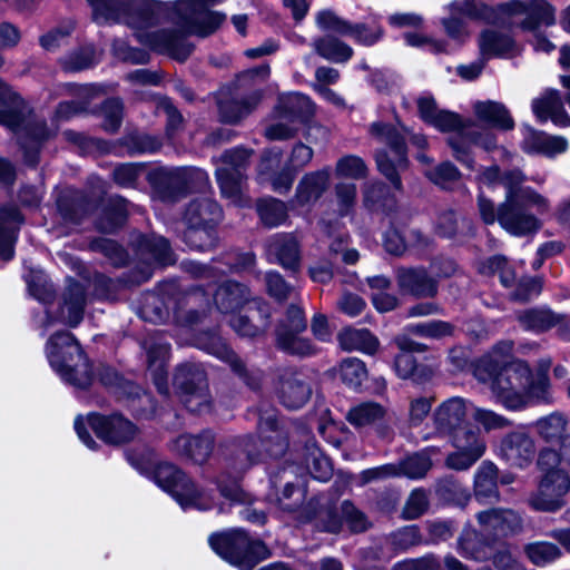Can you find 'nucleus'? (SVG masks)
<instances>
[{"label":"nucleus","mask_w":570,"mask_h":570,"mask_svg":"<svg viewBox=\"0 0 570 570\" xmlns=\"http://www.w3.org/2000/svg\"><path fill=\"white\" fill-rule=\"evenodd\" d=\"M92 8V18L97 23L124 22L135 30L139 42L151 49L167 53L184 61L193 47L180 32L147 30L159 22L163 8L150 0H87Z\"/></svg>","instance_id":"1"},{"label":"nucleus","mask_w":570,"mask_h":570,"mask_svg":"<svg viewBox=\"0 0 570 570\" xmlns=\"http://www.w3.org/2000/svg\"><path fill=\"white\" fill-rule=\"evenodd\" d=\"M525 175L512 169L503 177L505 198L498 207V223L518 237L533 235L542 227L539 216L551 212L549 198L532 187H522Z\"/></svg>","instance_id":"2"},{"label":"nucleus","mask_w":570,"mask_h":570,"mask_svg":"<svg viewBox=\"0 0 570 570\" xmlns=\"http://www.w3.org/2000/svg\"><path fill=\"white\" fill-rule=\"evenodd\" d=\"M548 367L549 363L544 371L534 374L525 362L515 361L480 382L489 386L493 399L503 407L519 411L530 404L553 402Z\"/></svg>","instance_id":"3"},{"label":"nucleus","mask_w":570,"mask_h":570,"mask_svg":"<svg viewBox=\"0 0 570 570\" xmlns=\"http://www.w3.org/2000/svg\"><path fill=\"white\" fill-rule=\"evenodd\" d=\"M220 449L225 470L217 479L220 494L232 502H249L237 481L263 454L256 439L250 435L230 438L220 444Z\"/></svg>","instance_id":"4"},{"label":"nucleus","mask_w":570,"mask_h":570,"mask_svg":"<svg viewBox=\"0 0 570 570\" xmlns=\"http://www.w3.org/2000/svg\"><path fill=\"white\" fill-rule=\"evenodd\" d=\"M48 361L53 371L67 383L85 389L92 379L90 364L75 336L57 332L46 344Z\"/></svg>","instance_id":"5"},{"label":"nucleus","mask_w":570,"mask_h":570,"mask_svg":"<svg viewBox=\"0 0 570 570\" xmlns=\"http://www.w3.org/2000/svg\"><path fill=\"white\" fill-rule=\"evenodd\" d=\"M209 544L218 556L240 570H252L269 557L267 547L261 540L250 539L238 529L210 535Z\"/></svg>","instance_id":"6"},{"label":"nucleus","mask_w":570,"mask_h":570,"mask_svg":"<svg viewBox=\"0 0 570 570\" xmlns=\"http://www.w3.org/2000/svg\"><path fill=\"white\" fill-rule=\"evenodd\" d=\"M88 425L95 434L102 441L111 444H120L134 440L137 434V428L120 414L109 416L91 413L83 416H77L75 420V430L80 441L90 450H95L97 443L86 431Z\"/></svg>","instance_id":"7"},{"label":"nucleus","mask_w":570,"mask_h":570,"mask_svg":"<svg viewBox=\"0 0 570 570\" xmlns=\"http://www.w3.org/2000/svg\"><path fill=\"white\" fill-rule=\"evenodd\" d=\"M403 132L382 122H374L370 127V132L377 140L385 142L390 147L387 150L376 153V164L379 170L392 183L395 189L402 187L399 178V170L406 166L405 138L410 136L406 128H402Z\"/></svg>","instance_id":"8"},{"label":"nucleus","mask_w":570,"mask_h":570,"mask_svg":"<svg viewBox=\"0 0 570 570\" xmlns=\"http://www.w3.org/2000/svg\"><path fill=\"white\" fill-rule=\"evenodd\" d=\"M156 483L169 492L183 509L208 510L214 505L212 495L196 489L194 483L178 468L160 463L155 470Z\"/></svg>","instance_id":"9"},{"label":"nucleus","mask_w":570,"mask_h":570,"mask_svg":"<svg viewBox=\"0 0 570 570\" xmlns=\"http://www.w3.org/2000/svg\"><path fill=\"white\" fill-rule=\"evenodd\" d=\"M174 384L178 389L181 402L187 410L198 414L210 411L212 396L208 391L206 374L199 365H180L175 373Z\"/></svg>","instance_id":"10"},{"label":"nucleus","mask_w":570,"mask_h":570,"mask_svg":"<svg viewBox=\"0 0 570 570\" xmlns=\"http://www.w3.org/2000/svg\"><path fill=\"white\" fill-rule=\"evenodd\" d=\"M252 153L237 147L227 150L222 156V165L216 169V177L223 196L237 206H245L247 200L243 197L242 170L247 166Z\"/></svg>","instance_id":"11"},{"label":"nucleus","mask_w":570,"mask_h":570,"mask_svg":"<svg viewBox=\"0 0 570 570\" xmlns=\"http://www.w3.org/2000/svg\"><path fill=\"white\" fill-rule=\"evenodd\" d=\"M455 449L445 459L446 468L455 471H466L472 468L485 453L487 442L480 432L471 426H465L448 435Z\"/></svg>","instance_id":"12"},{"label":"nucleus","mask_w":570,"mask_h":570,"mask_svg":"<svg viewBox=\"0 0 570 570\" xmlns=\"http://www.w3.org/2000/svg\"><path fill=\"white\" fill-rule=\"evenodd\" d=\"M543 476L538 491L529 499V504L538 511H557L564 504V495L570 490V478L562 469H540Z\"/></svg>","instance_id":"13"},{"label":"nucleus","mask_w":570,"mask_h":570,"mask_svg":"<svg viewBox=\"0 0 570 570\" xmlns=\"http://www.w3.org/2000/svg\"><path fill=\"white\" fill-rule=\"evenodd\" d=\"M483 274H495L500 276L503 286L513 288L512 297L518 301H528L541 292V282L534 277L518 278L514 268L508 264L503 256H493L483 262L480 266Z\"/></svg>","instance_id":"14"},{"label":"nucleus","mask_w":570,"mask_h":570,"mask_svg":"<svg viewBox=\"0 0 570 570\" xmlns=\"http://www.w3.org/2000/svg\"><path fill=\"white\" fill-rule=\"evenodd\" d=\"M178 17L187 24L190 32L206 37L222 24L225 14L210 11L207 2L199 0H179L175 4Z\"/></svg>","instance_id":"15"},{"label":"nucleus","mask_w":570,"mask_h":570,"mask_svg":"<svg viewBox=\"0 0 570 570\" xmlns=\"http://www.w3.org/2000/svg\"><path fill=\"white\" fill-rule=\"evenodd\" d=\"M0 124L18 132L21 140L28 138L32 140V146L30 148L26 146L24 141H21V145L24 149L26 163L30 166H35L38 163L39 141L50 136V130L46 127V124L42 121L24 124L21 115L13 110L0 111Z\"/></svg>","instance_id":"16"},{"label":"nucleus","mask_w":570,"mask_h":570,"mask_svg":"<svg viewBox=\"0 0 570 570\" xmlns=\"http://www.w3.org/2000/svg\"><path fill=\"white\" fill-rule=\"evenodd\" d=\"M472 403L461 396H452L441 402L432 414L433 425L438 434L448 436L464 429Z\"/></svg>","instance_id":"17"},{"label":"nucleus","mask_w":570,"mask_h":570,"mask_svg":"<svg viewBox=\"0 0 570 570\" xmlns=\"http://www.w3.org/2000/svg\"><path fill=\"white\" fill-rule=\"evenodd\" d=\"M511 16H524L520 21L523 30L535 31L540 26H552L556 22V9L547 0H513L507 3Z\"/></svg>","instance_id":"18"},{"label":"nucleus","mask_w":570,"mask_h":570,"mask_svg":"<svg viewBox=\"0 0 570 570\" xmlns=\"http://www.w3.org/2000/svg\"><path fill=\"white\" fill-rule=\"evenodd\" d=\"M471 119H462L458 114L442 110L431 122L441 131H453L454 135L449 137L448 142L453 150V155L469 169H474V160L469 157V148L463 145L464 129L469 127Z\"/></svg>","instance_id":"19"},{"label":"nucleus","mask_w":570,"mask_h":570,"mask_svg":"<svg viewBox=\"0 0 570 570\" xmlns=\"http://www.w3.org/2000/svg\"><path fill=\"white\" fill-rule=\"evenodd\" d=\"M537 453L533 438L524 431H513L500 441L498 455L510 465L524 468L529 465Z\"/></svg>","instance_id":"20"},{"label":"nucleus","mask_w":570,"mask_h":570,"mask_svg":"<svg viewBox=\"0 0 570 570\" xmlns=\"http://www.w3.org/2000/svg\"><path fill=\"white\" fill-rule=\"evenodd\" d=\"M215 445V435L205 430L197 435L181 434L170 442V450L196 464H204L210 458Z\"/></svg>","instance_id":"21"},{"label":"nucleus","mask_w":570,"mask_h":570,"mask_svg":"<svg viewBox=\"0 0 570 570\" xmlns=\"http://www.w3.org/2000/svg\"><path fill=\"white\" fill-rule=\"evenodd\" d=\"M397 345L402 352L395 357L394 370L400 379H412L416 383H423L433 376L434 370L430 366L417 365L415 357L411 354L414 351H423L422 344L407 338H399Z\"/></svg>","instance_id":"22"},{"label":"nucleus","mask_w":570,"mask_h":570,"mask_svg":"<svg viewBox=\"0 0 570 570\" xmlns=\"http://www.w3.org/2000/svg\"><path fill=\"white\" fill-rule=\"evenodd\" d=\"M400 291L414 297H433L438 293L436 281L423 267H400L396 269Z\"/></svg>","instance_id":"23"},{"label":"nucleus","mask_w":570,"mask_h":570,"mask_svg":"<svg viewBox=\"0 0 570 570\" xmlns=\"http://www.w3.org/2000/svg\"><path fill=\"white\" fill-rule=\"evenodd\" d=\"M331 170L323 168L305 174L298 181L294 203L298 206L315 204L330 186Z\"/></svg>","instance_id":"24"},{"label":"nucleus","mask_w":570,"mask_h":570,"mask_svg":"<svg viewBox=\"0 0 570 570\" xmlns=\"http://www.w3.org/2000/svg\"><path fill=\"white\" fill-rule=\"evenodd\" d=\"M275 112L279 119L286 120L291 124H303L313 117L315 106L307 96L298 92H291L279 96Z\"/></svg>","instance_id":"25"},{"label":"nucleus","mask_w":570,"mask_h":570,"mask_svg":"<svg viewBox=\"0 0 570 570\" xmlns=\"http://www.w3.org/2000/svg\"><path fill=\"white\" fill-rule=\"evenodd\" d=\"M316 22L324 30H332L342 36H350L355 41L364 46H372L380 39V31L372 32L368 37H362L361 33L366 28L360 24H352L334 14L332 11H321L316 17Z\"/></svg>","instance_id":"26"},{"label":"nucleus","mask_w":570,"mask_h":570,"mask_svg":"<svg viewBox=\"0 0 570 570\" xmlns=\"http://www.w3.org/2000/svg\"><path fill=\"white\" fill-rule=\"evenodd\" d=\"M513 342L501 341L495 344L490 352L480 357L474 365V376L478 381L491 379V373H498L500 370L509 366L512 356Z\"/></svg>","instance_id":"27"},{"label":"nucleus","mask_w":570,"mask_h":570,"mask_svg":"<svg viewBox=\"0 0 570 570\" xmlns=\"http://www.w3.org/2000/svg\"><path fill=\"white\" fill-rule=\"evenodd\" d=\"M532 110L540 121L550 119L561 127L570 126V116L564 109L559 91L546 90L544 94L532 101Z\"/></svg>","instance_id":"28"},{"label":"nucleus","mask_w":570,"mask_h":570,"mask_svg":"<svg viewBox=\"0 0 570 570\" xmlns=\"http://www.w3.org/2000/svg\"><path fill=\"white\" fill-rule=\"evenodd\" d=\"M222 217L223 212L219 205L207 196L193 199L184 215L189 226H217Z\"/></svg>","instance_id":"29"},{"label":"nucleus","mask_w":570,"mask_h":570,"mask_svg":"<svg viewBox=\"0 0 570 570\" xmlns=\"http://www.w3.org/2000/svg\"><path fill=\"white\" fill-rule=\"evenodd\" d=\"M86 292L81 284L72 282L67 287L59 307L58 321L76 327L82 320Z\"/></svg>","instance_id":"30"},{"label":"nucleus","mask_w":570,"mask_h":570,"mask_svg":"<svg viewBox=\"0 0 570 570\" xmlns=\"http://www.w3.org/2000/svg\"><path fill=\"white\" fill-rule=\"evenodd\" d=\"M195 345L213 354L217 358L227 362L233 371L240 377H246V368L237 355L225 344L220 336L213 332L200 333L195 338Z\"/></svg>","instance_id":"31"},{"label":"nucleus","mask_w":570,"mask_h":570,"mask_svg":"<svg viewBox=\"0 0 570 570\" xmlns=\"http://www.w3.org/2000/svg\"><path fill=\"white\" fill-rule=\"evenodd\" d=\"M567 146L568 142L562 137L547 136L529 126H524L523 128V141L521 147L527 154L553 156L563 153Z\"/></svg>","instance_id":"32"},{"label":"nucleus","mask_w":570,"mask_h":570,"mask_svg":"<svg viewBox=\"0 0 570 570\" xmlns=\"http://www.w3.org/2000/svg\"><path fill=\"white\" fill-rule=\"evenodd\" d=\"M473 112L479 121L502 131L512 130L515 126L509 109L502 102L493 100L476 101L473 105Z\"/></svg>","instance_id":"33"},{"label":"nucleus","mask_w":570,"mask_h":570,"mask_svg":"<svg viewBox=\"0 0 570 570\" xmlns=\"http://www.w3.org/2000/svg\"><path fill=\"white\" fill-rule=\"evenodd\" d=\"M267 250L287 269L296 271L299 266V247L292 234L274 235L267 244Z\"/></svg>","instance_id":"34"},{"label":"nucleus","mask_w":570,"mask_h":570,"mask_svg":"<svg viewBox=\"0 0 570 570\" xmlns=\"http://www.w3.org/2000/svg\"><path fill=\"white\" fill-rule=\"evenodd\" d=\"M22 217L17 208L0 209V257L10 261L14 255L17 232Z\"/></svg>","instance_id":"35"},{"label":"nucleus","mask_w":570,"mask_h":570,"mask_svg":"<svg viewBox=\"0 0 570 570\" xmlns=\"http://www.w3.org/2000/svg\"><path fill=\"white\" fill-rule=\"evenodd\" d=\"M250 298V293L245 285L236 282H226L215 292L214 302L217 308L224 313H235Z\"/></svg>","instance_id":"36"},{"label":"nucleus","mask_w":570,"mask_h":570,"mask_svg":"<svg viewBox=\"0 0 570 570\" xmlns=\"http://www.w3.org/2000/svg\"><path fill=\"white\" fill-rule=\"evenodd\" d=\"M148 370L150 371L155 385L160 393H167L166 363L169 356V344L153 342L146 345Z\"/></svg>","instance_id":"37"},{"label":"nucleus","mask_w":570,"mask_h":570,"mask_svg":"<svg viewBox=\"0 0 570 570\" xmlns=\"http://www.w3.org/2000/svg\"><path fill=\"white\" fill-rule=\"evenodd\" d=\"M262 96V90L255 89L246 97L220 101L219 115L222 120L229 124L238 122L258 106Z\"/></svg>","instance_id":"38"},{"label":"nucleus","mask_w":570,"mask_h":570,"mask_svg":"<svg viewBox=\"0 0 570 570\" xmlns=\"http://www.w3.org/2000/svg\"><path fill=\"white\" fill-rule=\"evenodd\" d=\"M303 331L288 328L287 324H279L276 331V344L283 352L296 356L313 355L316 350L311 341L301 336Z\"/></svg>","instance_id":"39"},{"label":"nucleus","mask_w":570,"mask_h":570,"mask_svg":"<svg viewBox=\"0 0 570 570\" xmlns=\"http://www.w3.org/2000/svg\"><path fill=\"white\" fill-rule=\"evenodd\" d=\"M311 396L309 386L297 375L287 374L281 380L279 397L288 409L302 407Z\"/></svg>","instance_id":"40"},{"label":"nucleus","mask_w":570,"mask_h":570,"mask_svg":"<svg viewBox=\"0 0 570 570\" xmlns=\"http://www.w3.org/2000/svg\"><path fill=\"white\" fill-rule=\"evenodd\" d=\"M498 468L490 461H484L474 475V494L480 501L498 499Z\"/></svg>","instance_id":"41"},{"label":"nucleus","mask_w":570,"mask_h":570,"mask_svg":"<svg viewBox=\"0 0 570 570\" xmlns=\"http://www.w3.org/2000/svg\"><path fill=\"white\" fill-rule=\"evenodd\" d=\"M67 89L80 100L60 102L56 110V116L59 119H69L85 111L89 101L98 94V88L94 85H67Z\"/></svg>","instance_id":"42"},{"label":"nucleus","mask_w":570,"mask_h":570,"mask_svg":"<svg viewBox=\"0 0 570 570\" xmlns=\"http://www.w3.org/2000/svg\"><path fill=\"white\" fill-rule=\"evenodd\" d=\"M514 47L512 38L497 30H485L480 35V56L488 60L510 52Z\"/></svg>","instance_id":"43"},{"label":"nucleus","mask_w":570,"mask_h":570,"mask_svg":"<svg viewBox=\"0 0 570 570\" xmlns=\"http://www.w3.org/2000/svg\"><path fill=\"white\" fill-rule=\"evenodd\" d=\"M520 324L529 331L544 332L554 326L560 327L563 317L548 308L528 309L518 315Z\"/></svg>","instance_id":"44"},{"label":"nucleus","mask_w":570,"mask_h":570,"mask_svg":"<svg viewBox=\"0 0 570 570\" xmlns=\"http://www.w3.org/2000/svg\"><path fill=\"white\" fill-rule=\"evenodd\" d=\"M340 345L346 351H361L367 354H374L379 346V341L365 328H346L338 335Z\"/></svg>","instance_id":"45"},{"label":"nucleus","mask_w":570,"mask_h":570,"mask_svg":"<svg viewBox=\"0 0 570 570\" xmlns=\"http://www.w3.org/2000/svg\"><path fill=\"white\" fill-rule=\"evenodd\" d=\"M258 429L261 433L271 432V435H265L264 440L261 442L264 446V451L269 456L277 458L282 455L287 448V443L284 435L277 429L276 416L274 414L261 416Z\"/></svg>","instance_id":"46"},{"label":"nucleus","mask_w":570,"mask_h":570,"mask_svg":"<svg viewBox=\"0 0 570 570\" xmlns=\"http://www.w3.org/2000/svg\"><path fill=\"white\" fill-rule=\"evenodd\" d=\"M539 469H562L570 471V434L562 438L559 450L543 449L538 458Z\"/></svg>","instance_id":"47"},{"label":"nucleus","mask_w":570,"mask_h":570,"mask_svg":"<svg viewBox=\"0 0 570 570\" xmlns=\"http://www.w3.org/2000/svg\"><path fill=\"white\" fill-rule=\"evenodd\" d=\"M304 462L314 479L327 481L332 476V464L314 441L305 445Z\"/></svg>","instance_id":"48"},{"label":"nucleus","mask_w":570,"mask_h":570,"mask_svg":"<svg viewBox=\"0 0 570 570\" xmlns=\"http://www.w3.org/2000/svg\"><path fill=\"white\" fill-rule=\"evenodd\" d=\"M385 409L375 402H363L350 409L346 420L356 428L371 425L385 416Z\"/></svg>","instance_id":"49"},{"label":"nucleus","mask_w":570,"mask_h":570,"mask_svg":"<svg viewBox=\"0 0 570 570\" xmlns=\"http://www.w3.org/2000/svg\"><path fill=\"white\" fill-rule=\"evenodd\" d=\"M568 426V417L562 412H552L535 421L537 433L546 441H553L563 438Z\"/></svg>","instance_id":"50"},{"label":"nucleus","mask_w":570,"mask_h":570,"mask_svg":"<svg viewBox=\"0 0 570 570\" xmlns=\"http://www.w3.org/2000/svg\"><path fill=\"white\" fill-rule=\"evenodd\" d=\"M315 51L326 60L345 62L352 55L353 49L333 37H324L314 41Z\"/></svg>","instance_id":"51"},{"label":"nucleus","mask_w":570,"mask_h":570,"mask_svg":"<svg viewBox=\"0 0 570 570\" xmlns=\"http://www.w3.org/2000/svg\"><path fill=\"white\" fill-rule=\"evenodd\" d=\"M187 226L184 240L190 248L209 250L216 246V226Z\"/></svg>","instance_id":"52"},{"label":"nucleus","mask_w":570,"mask_h":570,"mask_svg":"<svg viewBox=\"0 0 570 570\" xmlns=\"http://www.w3.org/2000/svg\"><path fill=\"white\" fill-rule=\"evenodd\" d=\"M463 145L469 148V157H471V145L479 146L487 151H492L498 148V139L491 130H478V126L473 120H470L469 127L464 129Z\"/></svg>","instance_id":"53"},{"label":"nucleus","mask_w":570,"mask_h":570,"mask_svg":"<svg viewBox=\"0 0 570 570\" xmlns=\"http://www.w3.org/2000/svg\"><path fill=\"white\" fill-rule=\"evenodd\" d=\"M257 212L264 225L268 227L278 226L287 218L286 205L275 198L259 200Z\"/></svg>","instance_id":"54"},{"label":"nucleus","mask_w":570,"mask_h":570,"mask_svg":"<svg viewBox=\"0 0 570 570\" xmlns=\"http://www.w3.org/2000/svg\"><path fill=\"white\" fill-rule=\"evenodd\" d=\"M340 377L347 386L357 389L367 377V370L361 360L350 357L341 363Z\"/></svg>","instance_id":"55"},{"label":"nucleus","mask_w":570,"mask_h":570,"mask_svg":"<svg viewBox=\"0 0 570 570\" xmlns=\"http://www.w3.org/2000/svg\"><path fill=\"white\" fill-rule=\"evenodd\" d=\"M335 174L337 177L362 179L366 177L367 167L361 157L345 155L337 160Z\"/></svg>","instance_id":"56"},{"label":"nucleus","mask_w":570,"mask_h":570,"mask_svg":"<svg viewBox=\"0 0 570 570\" xmlns=\"http://www.w3.org/2000/svg\"><path fill=\"white\" fill-rule=\"evenodd\" d=\"M434 399L432 396L417 395L409 399L406 420L410 426H420L429 416Z\"/></svg>","instance_id":"57"},{"label":"nucleus","mask_w":570,"mask_h":570,"mask_svg":"<svg viewBox=\"0 0 570 570\" xmlns=\"http://www.w3.org/2000/svg\"><path fill=\"white\" fill-rule=\"evenodd\" d=\"M431 465V460L425 453H415L407 456L400 464H396L400 475H405L410 479L422 478L430 470Z\"/></svg>","instance_id":"58"},{"label":"nucleus","mask_w":570,"mask_h":570,"mask_svg":"<svg viewBox=\"0 0 570 570\" xmlns=\"http://www.w3.org/2000/svg\"><path fill=\"white\" fill-rule=\"evenodd\" d=\"M141 247L151 254L156 262L161 265H169L175 263L174 254L170 246L161 236H153L145 238L141 243Z\"/></svg>","instance_id":"59"},{"label":"nucleus","mask_w":570,"mask_h":570,"mask_svg":"<svg viewBox=\"0 0 570 570\" xmlns=\"http://www.w3.org/2000/svg\"><path fill=\"white\" fill-rule=\"evenodd\" d=\"M472 417L487 432L503 430L511 425V421L505 416L483 407L474 406Z\"/></svg>","instance_id":"60"},{"label":"nucleus","mask_w":570,"mask_h":570,"mask_svg":"<svg viewBox=\"0 0 570 570\" xmlns=\"http://www.w3.org/2000/svg\"><path fill=\"white\" fill-rule=\"evenodd\" d=\"M438 493L443 500L460 505H464L470 498L469 491L452 478L440 481Z\"/></svg>","instance_id":"61"},{"label":"nucleus","mask_w":570,"mask_h":570,"mask_svg":"<svg viewBox=\"0 0 570 570\" xmlns=\"http://www.w3.org/2000/svg\"><path fill=\"white\" fill-rule=\"evenodd\" d=\"M478 520L481 525L482 534L493 538L508 535L504 525H502L501 509L480 512Z\"/></svg>","instance_id":"62"},{"label":"nucleus","mask_w":570,"mask_h":570,"mask_svg":"<svg viewBox=\"0 0 570 570\" xmlns=\"http://www.w3.org/2000/svg\"><path fill=\"white\" fill-rule=\"evenodd\" d=\"M529 559L538 566H543L554 561L560 557V550L557 546L549 542H534L525 548Z\"/></svg>","instance_id":"63"},{"label":"nucleus","mask_w":570,"mask_h":570,"mask_svg":"<svg viewBox=\"0 0 570 570\" xmlns=\"http://www.w3.org/2000/svg\"><path fill=\"white\" fill-rule=\"evenodd\" d=\"M101 116L105 130L117 131L122 120V102L117 98L106 100L101 108Z\"/></svg>","instance_id":"64"}]
</instances>
